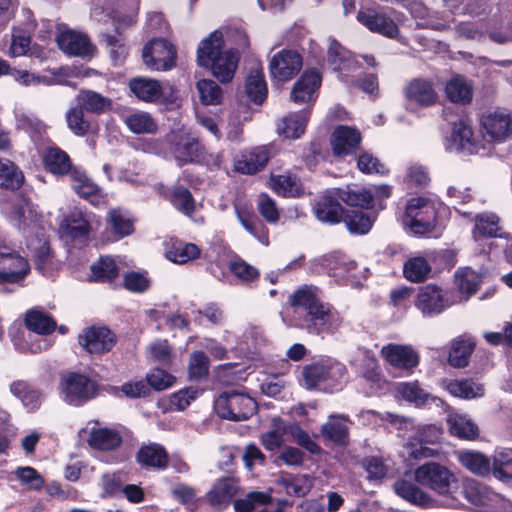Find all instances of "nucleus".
<instances>
[{
    "instance_id": "31",
    "label": "nucleus",
    "mask_w": 512,
    "mask_h": 512,
    "mask_svg": "<svg viewBox=\"0 0 512 512\" xmlns=\"http://www.w3.org/2000/svg\"><path fill=\"white\" fill-rule=\"evenodd\" d=\"M340 419L347 421L348 417L344 415H330L320 429L323 439L336 446H346L349 442V428Z\"/></svg>"
},
{
    "instance_id": "56",
    "label": "nucleus",
    "mask_w": 512,
    "mask_h": 512,
    "mask_svg": "<svg viewBox=\"0 0 512 512\" xmlns=\"http://www.w3.org/2000/svg\"><path fill=\"white\" fill-rule=\"evenodd\" d=\"M455 280L459 291L468 296L475 294L482 283L481 274L470 267L458 269L455 273Z\"/></svg>"
},
{
    "instance_id": "61",
    "label": "nucleus",
    "mask_w": 512,
    "mask_h": 512,
    "mask_svg": "<svg viewBox=\"0 0 512 512\" xmlns=\"http://www.w3.org/2000/svg\"><path fill=\"white\" fill-rule=\"evenodd\" d=\"M108 225L117 240L127 237L134 232L133 220L123 215L117 209L109 212Z\"/></svg>"
},
{
    "instance_id": "47",
    "label": "nucleus",
    "mask_w": 512,
    "mask_h": 512,
    "mask_svg": "<svg viewBox=\"0 0 512 512\" xmlns=\"http://www.w3.org/2000/svg\"><path fill=\"white\" fill-rule=\"evenodd\" d=\"M200 255L201 250L196 244L181 240L173 241L166 252L167 258L176 264H186L198 259Z\"/></svg>"
},
{
    "instance_id": "42",
    "label": "nucleus",
    "mask_w": 512,
    "mask_h": 512,
    "mask_svg": "<svg viewBox=\"0 0 512 512\" xmlns=\"http://www.w3.org/2000/svg\"><path fill=\"white\" fill-rule=\"evenodd\" d=\"M375 220L376 215L365 210L347 209L343 222L350 233L365 235L371 230Z\"/></svg>"
},
{
    "instance_id": "37",
    "label": "nucleus",
    "mask_w": 512,
    "mask_h": 512,
    "mask_svg": "<svg viewBox=\"0 0 512 512\" xmlns=\"http://www.w3.org/2000/svg\"><path fill=\"white\" fill-rule=\"evenodd\" d=\"M236 214L239 222L261 243L269 244V231L265 224L256 216V214L247 207H236Z\"/></svg>"
},
{
    "instance_id": "35",
    "label": "nucleus",
    "mask_w": 512,
    "mask_h": 512,
    "mask_svg": "<svg viewBox=\"0 0 512 512\" xmlns=\"http://www.w3.org/2000/svg\"><path fill=\"white\" fill-rule=\"evenodd\" d=\"M475 349V342L465 335L453 339L448 353V363L454 368H464Z\"/></svg>"
},
{
    "instance_id": "17",
    "label": "nucleus",
    "mask_w": 512,
    "mask_h": 512,
    "mask_svg": "<svg viewBox=\"0 0 512 512\" xmlns=\"http://www.w3.org/2000/svg\"><path fill=\"white\" fill-rule=\"evenodd\" d=\"M55 41L58 48L68 56L92 57L96 51L87 34L72 29L60 31Z\"/></svg>"
},
{
    "instance_id": "55",
    "label": "nucleus",
    "mask_w": 512,
    "mask_h": 512,
    "mask_svg": "<svg viewBox=\"0 0 512 512\" xmlns=\"http://www.w3.org/2000/svg\"><path fill=\"white\" fill-rule=\"evenodd\" d=\"M430 271L431 266L429 265L428 261L421 256L408 259L404 263L403 267L404 277L408 281L414 283L424 282L427 279Z\"/></svg>"
},
{
    "instance_id": "26",
    "label": "nucleus",
    "mask_w": 512,
    "mask_h": 512,
    "mask_svg": "<svg viewBox=\"0 0 512 512\" xmlns=\"http://www.w3.org/2000/svg\"><path fill=\"white\" fill-rule=\"evenodd\" d=\"M241 53L238 48H229L223 52L209 69L212 75L221 83H230L238 68Z\"/></svg>"
},
{
    "instance_id": "1",
    "label": "nucleus",
    "mask_w": 512,
    "mask_h": 512,
    "mask_svg": "<svg viewBox=\"0 0 512 512\" xmlns=\"http://www.w3.org/2000/svg\"><path fill=\"white\" fill-rule=\"evenodd\" d=\"M318 291L313 285H303L289 296L288 303L292 326L323 338L336 333L342 317L333 305L320 299Z\"/></svg>"
},
{
    "instance_id": "28",
    "label": "nucleus",
    "mask_w": 512,
    "mask_h": 512,
    "mask_svg": "<svg viewBox=\"0 0 512 512\" xmlns=\"http://www.w3.org/2000/svg\"><path fill=\"white\" fill-rule=\"evenodd\" d=\"M120 269L113 257L101 255L90 266L88 279L92 283L112 285L119 277Z\"/></svg>"
},
{
    "instance_id": "33",
    "label": "nucleus",
    "mask_w": 512,
    "mask_h": 512,
    "mask_svg": "<svg viewBox=\"0 0 512 512\" xmlns=\"http://www.w3.org/2000/svg\"><path fill=\"white\" fill-rule=\"evenodd\" d=\"M310 115V107H306L299 111L289 113L282 119V125L278 127L279 133L283 135L285 138H299L305 132Z\"/></svg>"
},
{
    "instance_id": "30",
    "label": "nucleus",
    "mask_w": 512,
    "mask_h": 512,
    "mask_svg": "<svg viewBox=\"0 0 512 512\" xmlns=\"http://www.w3.org/2000/svg\"><path fill=\"white\" fill-rule=\"evenodd\" d=\"M335 194L341 202L353 209L371 210L374 208V195L369 189H353L347 186L346 188H336Z\"/></svg>"
},
{
    "instance_id": "5",
    "label": "nucleus",
    "mask_w": 512,
    "mask_h": 512,
    "mask_svg": "<svg viewBox=\"0 0 512 512\" xmlns=\"http://www.w3.org/2000/svg\"><path fill=\"white\" fill-rule=\"evenodd\" d=\"M30 271L29 261L19 252L0 246V291L10 292V285L23 286Z\"/></svg>"
},
{
    "instance_id": "24",
    "label": "nucleus",
    "mask_w": 512,
    "mask_h": 512,
    "mask_svg": "<svg viewBox=\"0 0 512 512\" xmlns=\"http://www.w3.org/2000/svg\"><path fill=\"white\" fill-rule=\"evenodd\" d=\"M42 163L45 170L55 176H71L73 167L70 156L58 146H50L42 153Z\"/></svg>"
},
{
    "instance_id": "46",
    "label": "nucleus",
    "mask_w": 512,
    "mask_h": 512,
    "mask_svg": "<svg viewBox=\"0 0 512 512\" xmlns=\"http://www.w3.org/2000/svg\"><path fill=\"white\" fill-rule=\"evenodd\" d=\"M448 100L457 104H469L473 98V88L463 76L457 75L450 79L445 87Z\"/></svg>"
},
{
    "instance_id": "34",
    "label": "nucleus",
    "mask_w": 512,
    "mask_h": 512,
    "mask_svg": "<svg viewBox=\"0 0 512 512\" xmlns=\"http://www.w3.org/2000/svg\"><path fill=\"white\" fill-rule=\"evenodd\" d=\"M472 237L475 241L486 238H503L504 233L499 226L500 219L493 213H481L475 216Z\"/></svg>"
},
{
    "instance_id": "22",
    "label": "nucleus",
    "mask_w": 512,
    "mask_h": 512,
    "mask_svg": "<svg viewBox=\"0 0 512 512\" xmlns=\"http://www.w3.org/2000/svg\"><path fill=\"white\" fill-rule=\"evenodd\" d=\"M225 42L222 32L215 30L202 40L197 49V64L210 69L223 54Z\"/></svg>"
},
{
    "instance_id": "18",
    "label": "nucleus",
    "mask_w": 512,
    "mask_h": 512,
    "mask_svg": "<svg viewBox=\"0 0 512 512\" xmlns=\"http://www.w3.org/2000/svg\"><path fill=\"white\" fill-rule=\"evenodd\" d=\"M404 96L409 105L428 108L436 105L439 100L435 84L428 78H414L404 89Z\"/></svg>"
},
{
    "instance_id": "52",
    "label": "nucleus",
    "mask_w": 512,
    "mask_h": 512,
    "mask_svg": "<svg viewBox=\"0 0 512 512\" xmlns=\"http://www.w3.org/2000/svg\"><path fill=\"white\" fill-rule=\"evenodd\" d=\"M101 41L109 48L110 57L115 65L125 60L128 49L119 27H115L114 33H103Z\"/></svg>"
},
{
    "instance_id": "38",
    "label": "nucleus",
    "mask_w": 512,
    "mask_h": 512,
    "mask_svg": "<svg viewBox=\"0 0 512 512\" xmlns=\"http://www.w3.org/2000/svg\"><path fill=\"white\" fill-rule=\"evenodd\" d=\"M395 493L410 504L427 507L431 503V497L416 483L406 479H398L393 485Z\"/></svg>"
},
{
    "instance_id": "23",
    "label": "nucleus",
    "mask_w": 512,
    "mask_h": 512,
    "mask_svg": "<svg viewBox=\"0 0 512 512\" xmlns=\"http://www.w3.org/2000/svg\"><path fill=\"white\" fill-rule=\"evenodd\" d=\"M238 489L237 482L234 478H220L206 494V499L215 510L223 511L232 502Z\"/></svg>"
},
{
    "instance_id": "50",
    "label": "nucleus",
    "mask_w": 512,
    "mask_h": 512,
    "mask_svg": "<svg viewBox=\"0 0 512 512\" xmlns=\"http://www.w3.org/2000/svg\"><path fill=\"white\" fill-rule=\"evenodd\" d=\"M25 326L39 335H49L55 331L57 324L51 315L32 309L26 313Z\"/></svg>"
},
{
    "instance_id": "32",
    "label": "nucleus",
    "mask_w": 512,
    "mask_h": 512,
    "mask_svg": "<svg viewBox=\"0 0 512 512\" xmlns=\"http://www.w3.org/2000/svg\"><path fill=\"white\" fill-rule=\"evenodd\" d=\"M76 101L84 111L98 116L110 111L113 104L109 97L91 89H81Z\"/></svg>"
},
{
    "instance_id": "39",
    "label": "nucleus",
    "mask_w": 512,
    "mask_h": 512,
    "mask_svg": "<svg viewBox=\"0 0 512 512\" xmlns=\"http://www.w3.org/2000/svg\"><path fill=\"white\" fill-rule=\"evenodd\" d=\"M129 88L138 99L149 103L157 101L163 92L158 80L145 77L130 79Z\"/></svg>"
},
{
    "instance_id": "57",
    "label": "nucleus",
    "mask_w": 512,
    "mask_h": 512,
    "mask_svg": "<svg viewBox=\"0 0 512 512\" xmlns=\"http://www.w3.org/2000/svg\"><path fill=\"white\" fill-rule=\"evenodd\" d=\"M72 180V188L77 195L86 200L98 195L100 189L87 175L79 169H74L70 176Z\"/></svg>"
},
{
    "instance_id": "48",
    "label": "nucleus",
    "mask_w": 512,
    "mask_h": 512,
    "mask_svg": "<svg viewBox=\"0 0 512 512\" xmlns=\"http://www.w3.org/2000/svg\"><path fill=\"white\" fill-rule=\"evenodd\" d=\"M11 393L19 398L23 405L30 411L38 409L42 402V393L39 389L32 387L26 381L17 380L10 385Z\"/></svg>"
},
{
    "instance_id": "7",
    "label": "nucleus",
    "mask_w": 512,
    "mask_h": 512,
    "mask_svg": "<svg viewBox=\"0 0 512 512\" xmlns=\"http://www.w3.org/2000/svg\"><path fill=\"white\" fill-rule=\"evenodd\" d=\"M143 62L156 71H168L176 66L177 49L165 38H153L143 47Z\"/></svg>"
},
{
    "instance_id": "44",
    "label": "nucleus",
    "mask_w": 512,
    "mask_h": 512,
    "mask_svg": "<svg viewBox=\"0 0 512 512\" xmlns=\"http://www.w3.org/2000/svg\"><path fill=\"white\" fill-rule=\"evenodd\" d=\"M229 272L245 286H252L260 279V271L255 266L246 262L243 258L235 254L228 263Z\"/></svg>"
},
{
    "instance_id": "3",
    "label": "nucleus",
    "mask_w": 512,
    "mask_h": 512,
    "mask_svg": "<svg viewBox=\"0 0 512 512\" xmlns=\"http://www.w3.org/2000/svg\"><path fill=\"white\" fill-rule=\"evenodd\" d=\"M346 373L345 366L340 363L317 361L302 367L300 381L308 390L322 388L334 392L342 388Z\"/></svg>"
},
{
    "instance_id": "53",
    "label": "nucleus",
    "mask_w": 512,
    "mask_h": 512,
    "mask_svg": "<svg viewBox=\"0 0 512 512\" xmlns=\"http://www.w3.org/2000/svg\"><path fill=\"white\" fill-rule=\"evenodd\" d=\"M170 204L185 216H192L196 211V201L190 190L181 185L173 186V195Z\"/></svg>"
},
{
    "instance_id": "40",
    "label": "nucleus",
    "mask_w": 512,
    "mask_h": 512,
    "mask_svg": "<svg viewBox=\"0 0 512 512\" xmlns=\"http://www.w3.org/2000/svg\"><path fill=\"white\" fill-rule=\"evenodd\" d=\"M84 110L78 105L71 107L66 112V122L70 131L78 137H84L90 133H94L98 129L96 122L85 117Z\"/></svg>"
},
{
    "instance_id": "63",
    "label": "nucleus",
    "mask_w": 512,
    "mask_h": 512,
    "mask_svg": "<svg viewBox=\"0 0 512 512\" xmlns=\"http://www.w3.org/2000/svg\"><path fill=\"white\" fill-rule=\"evenodd\" d=\"M200 101L204 105H218L222 100L221 87L211 79H202L197 82Z\"/></svg>"
},
{
    "instance_id": "49",
    "label": "nucleus",
    "mask_w": 512,
    "mask_h": 512,
    "mask_svg": "<svg viewBox=\"0 0 512 512\" xmlns=\"http://www.w3.org/2000/svg\"><path fill=\"white\" fill-rule=\"evenodd\" d=\"M24 180V174L16 164L0 159V188L16 191L23 186Z\"/></svg>"
},
{
    "instance_id": "54",
    "label": "nucleus",
    "mask_w": 512,
    "mask_h": 512,
    "mask_svg": "<svg viewBox=\"0 0 512 512\" xmlns=\"http://www.w3.org/2000/svg\"><path fill=\"white\" fill-rule=\"evenodd\" d=\"M445 389L455 397L463 399H473L480 397L484 393L482 386H475L474 382L470 379L462 380H445Z\"/></svg>"
},
{
    "instance_id": "51",
    "label": "nucleus",
    "mask_w": 512,
    "mask_h": 512,
    "mask_svg": "<svg viewBox=\"0 0 512 512\" xmlns=\"http://www.w3.org/2000/svg\"><path fill=\"white\" fill-rule=\"evenodd\" d=\"M28 198L6 199L2 202V212L5 217L18 230L26 227L25 207L28 204Z\"/></svg>"
},
{
    "instance_id": "59",
    "label": "nucleus",
    "mask_w": 512,
    "mask_h": 512,
    "mask_svg": "<svg viewBox=\"0 0 512 512\" xmlns=\"http://www.w3.org/2000/svg\"><path fill=\"white\" fill-rule=\"evenodd\" d=\"M272 426L273 428L271 430L263 433L260 437L261 444L267 451H275L280 448L285 441L284 435L286 433V428L282 418H273Z\"/></svg>"
},
{
    "instance_id": "14",
    "label": "nucleus",
    "mask_w": 512,
    "mask_h": 512,
    "mask_svg": "<svg viewBox=\"0 0 512 512\" xmlns=\"http://www.w3.org/2000/svg\"><path fill=\"white\" fill-rule=\"evenodd\" d=\"M117 342L116 334L106 326H90L78 336L79 345L89 354L110 352Z\"/></svg>"
},
{
    "instance_id": "64",
    "label": "nucleus",
    "mask_w": 512,
    "mask_h": 512,
    "mask_svg": "<svg viewBox=\"0 0 512 512\" xmlns=\"http://www.w3.org/2000/svg\"><path fill=\"white\" fill-rule=\"evenodd\" d=\"M452 140L457 144L458 149L472 152L475 148L473 130L470 126L460 121L454 124Z\"/></svg>"
},
{
    "instance_id": "29",
    "label": "nucleus",
    "mask_w": 512,
    "mask_h": 512,
    "mask_svg": "<svg viewBox=\"0 0 512 512\" xmlns=\"http://www.w3.org/2000/svg\"><path fill=\"white\" fill-rule=\"evenodd\" d=\"M205 147L196 138H188L174 146V159L179 167L188 163L199 164L205 160Z\"/></svg>"
},
{
    "instance_id": "11",
    "label": "nucleus",
    "mask_w": 512,
    "mask_h": 512,
    "mask_svg": "<svg viewBox=\"0 0 512 512\" xmlns=\"http://www.w3.org/2000/svg\"><path fill=\"white\" fill-rule=\"evenodd\" d=\"M323 74L318 67L306 68L293 84L290 100L295 104L314 105L322 86Z\"/></svg>"
},
{
    "instance_id": "10",
    "label": "nucleus",
    "mask_w": 512,
    "mask_h": 512,
    "mask_svg": "<svg viewBox=\"0 0 512 512\" xmlns=\"http://www.w3.org/2000/svg\"><path fill=\"white\" fill-rule=\"evenodd\" d=\"M326 60L332 71L345 83L349 82L352 73L361 68L356 55L335 38L330 39Z\"/></svg>"
},
{
    "instance_id": "41",
    "label": "nucleus",
    "mask_w": 512,
    "mask_h": 512,
    "mask_svg": "<svg viewBox=\"0 0 512 512\" xmlns=\"http://www.w3.org/2000/svg\"><path fill=\"white\" fill-rule=\"evenodd\" d=\"M492 475L512 487V448L496 450L492 458Z\"/></svg>"
},
{
    "instance_id": "16",
    "label": "nucleus",
    "mask_w": 512,
    "mask_h": 512,
    "mask_svg": "<svg viewBox=\"0 0 512 512\" xmlns=\"http://www.w3.org/2000/svg\"><path fill=\"white\" fill-rule=\"evenodd\" d=\"M361 142V132L357 128L347 125L337 126L330 137L332 152L336 158L356 156Z\"/></svg>"
},
{
    "instance_id": "25",
    "label": "nucleus",
    "mask_w": 512,
    "mask_h": 512,
    "mask_svg": "<svg viewBox=\"0 0 512 512\" xmlns=\"http://www.w3.org/2000/svg\"><path fill=\"white\" fill-rule=\"evenodd\" d=\"M136 462L142 468L165 470L169 466V454L164 446L158 443L142 445L136 453Z\"/></svg>"
},
{
    "instance_id": "36",
    "label": "nucleus",
    "mask_w": 512,
    "mask_h": 512,
    "mask_svg": "<svg viewBox=\"0 0 512 512\" xmlns=\"http://www.w3.org/2000/svg\"><path fill=\"white\" fill-rule=\"evenodd\" d=\"M245 92L248 99L256 105H262L267 99L268 87L262 68H253L245 80Z\"/></svg>"
},
{
    "instance_id": "15",
    "label": "nucleus",
    "mask_w": 512,
    "mask_h": 512,
    "mask_svg": "<svg viewBox=\"0 0 512 512\" xmlns=\"http://www.w3.org/2000/svg\"><path fill=\"white\" fill-rule=\"evenodd\" d=\"M480 125L486 139L502 143L512 134V115L501 109L487 111L482 114Z\"/></svg>"
},
{
    "instance_id": "13",
    "label": "nucleus",
    "mask_w": 512,
    "mask_h": 512,
    "mask_svg": "<svg viewBox=\"0 0 512 512\" xmlns=\"http://www.w3.org/2000/svg\"><path fill=\"white\" fill-rule=\"evenodd\" d=\"M303 67V56L293 49H282L269 62L272 79L286 83L295 78Z\"/></svg>"
},
{
    "instance_id": "19",
    "label": "nucleus",
    "mask_w": 512,
    "mask_h": 512,
    "mask_svg": "<svg viewBox=\"0 0 512 512\" xmlns=\"http://www.w3.org/2000/svg\"><path fill=\"white\" fill-rule=\"evenodd\" d=\"M385 360L394 368L412 373L419 365V354L409 345L388 344L382 348Z\"/></svg>"
},
{
    "instance_id": "8",
    "label": "nucleus",
    "mask_w": 512,
    "mask_h": 512,
    "mask_svg": "<svg viewBox=\"0 0 512 512\" xmlns=\"http://www.w3.org/2000/svg\"><path fill=\"white\" fill-rule=\"evenodd\" d=\"M414 479L417 484L427 487L439 495H447L450 493L454 474L444 465L429 461L415 469Z\"/></svg>"
},
{
    "instance_id": "21",
    "label": "nucleus",
    "mask_w": 512,
    "mask_h": 512,
    "mask_svg": "<svg viewBox=\"0 0 512 512\" xmlns=\"http://www.w3.org/2000/svg\"><path fill=\"white\" fill-rule=\"evenodd\" d=\"M340 199L334 193H327L321 196L314 205V214L316 218L330 225L339 224L343 221L346 210L340 204Z\"/></svg>"
},
{
    "instance_id": "12",
    "label": "nucleus",
    "mask_w": 512,
    "mask_h": 512,
    "mask_svg": "<svg viewBox=\"0 0 512 512\" xmlns=\"http://www.w3.org/2000/svg\"><path fill=\"white\" fill-rule=\"evenodd\" d=\"M357 20L370 32L385 38L399 40L400 28L391 15L382 8H365L358 11Z\"/></svg>"
},
{
    "instance_id": "2",
    "label": "nucleus",
    "mask_w": 512,
    "mask_h": 512,
    "mask_svg": "<svg viewBox=\"0 0 512 512\" xmlns=\"http://www.w3.org/2000/svg\"><path fill=\"white\" fill-rule=\"evenodd\" d=\"M58 390L66 404L82 407L99 396L101 385L85 373L67 371L60 377Z\"/></svg>"
},
{
    "instance_id": "27",
    "label": "nucleus",
    "mask_w": 512,
    "mask_h": 512,
    "mask_svg": "<svg viewBox=\"0 0 512 512\" xmlns=\"http://www.w3.org/2000/svg\"><path fill=\"white\" fill-rule=\"evenodd\" d=\"M87 443L94 450L103 452L115 451L122 445L123 437L118 430L113 428H92Z\"/></svg>"
},
{
    "instance_id": "58",
    "label": "nucleus",
    "mask_w": 512,
    "mask_h": 512,
    "mask_svg": "<svg viewBox=\"0 0 512 512\" xmlns=\"http://www.w3.org/2000/svg\"><path fill=\"white\" fill-rule=\"evenodd\" d=\"M125 124L134 134L155 133L158 129L157 123L152 116L146 112H135L125 118Z\"/></svg>"
},
{
    "instance_id": "43",
    "label": "nucleus",
    "mask_w": 512,
    "mask_h": 512,
    "mask_svg": "<svg viewBox=\"0 0 512 512\" xmlns=\"http://www.w3.org/2000/svg\"><path fill=\"white\" fill-rule=\"evenodd\" d=\"M458 459L467 470L475 475L484 477L492 474V462L479 451H461Z\"/></svg>"
},
{
    "instance_id": "6",
    "label": "nucleus",
    "mask_w": 512,
    "mask_h": 512,
    "mask_svg": "<svg viewBox=\"0 0 512 512\" xmlns=\"http://www.w3.org/2000/svg\"><path fill=\"white\" fill-rule=\"evenodd\" d=\"M437 212L427 199L418 197L408 201L403 221L419 235L431 232L436 226Z\"/></svg>"
},
{
    "instance_id": "62",
    "label": "nucleus",
    "mask_w": 512,
    "mask_h": 512,
    "mask_svg": "<svg viewBox=\"0 0 512 512\" xmlns=\"http://www.w3.org/2000/svg\"><path fill=\"white\" fill-rule=\"evenodd\" d=\"M210 360L202 350L193 351L189 356L188 375L192 380L199 381L209 373Z\"/></svg>"
},
{
    "instance_id": "4",
    "label": "nucleus",
    "mask_w": 512,
    "mask_h": 512,
    "mask_svg": "<svg viewBox=\"0 0 512 512\" xmlns=\"http://www.w3.org/2000/svg\"><path fill=\"white\" fill-rule=\"evenodd\" d=\"M214 408L222 419L243 421L254 415L257 411V403L249 395L232 389L218 396Z\"/></svg>"
},
{
    "instance_id": "45",
    "label": "nucleus",
    "mask_w": 512,
    "mask_h": 512,
    "mask_svg": "<svg viewBox=\"0 0 512 512\" xmlns=\"http://www.w3.org/2000/svg\"><path fill=\"white\" fill-rule=\"evenodd\" d=\"M396 391L402 399L414 404L415 407H423L429 401L434 402L436 399L430 393L426 392L418 381L398 383Z\"/></svg>"
},
{
    "instance_id": "9",
    "label": "nucleus",
    "mask_w": 512,
    "mask_h": 512,
    "mask_svg": "<svg viewBox=\"0 0 512 512\" xmlns=\"http://www.w3.org/2000/svg\"><path fill=\"white\" fill-rule=\"evenodd\" d=\"M451 305L449 291L432 283L419 286L414 298V306L425 317L439 315Z\"/></svg>"
},
{
    "instance_id": "20",
    "label": "nucleus",
    "mask_w": 512,
    "mask_h": 512,
    "mask_svg": "<svg viewBox=\"0 0 512 512\" xmlns=\"http://www.w3.org/2000/svg\"><path fill=\"white\" fill-rule=\"evenodd\" d=\"M269 159L270 153L265 146L255 147L241 153L234 162V170L243 175H254L266 167Z\"/></svg>"
},
{
    "instance_id": "60",
    "label": "nucleus",
    "mask_w": 512,
    "mask_h": 512,
    "mask_svg": "<svg viewBox=\"0 0 512 512\" xmlns=\"http://www.w3.org/2000/svg\"><path fill=\"white\" fill-rule=\"evenodd\" d=\"M451 435L465 440H475L479 436L478 426L464 416H456L449 421Z\"/></svg>"
}]
</instances>
